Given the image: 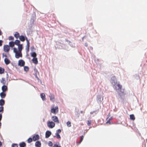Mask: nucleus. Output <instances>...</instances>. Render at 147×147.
I'll use <instances>...</instances> for the list:
<instances>
[{"instance_id": "nucleus-1", "label": "nucleus", "mask_w": 147, "mask_h": 147, "mask_svg": "<svg viewBox=\"0 0 147 147\" xmlns=\"http://www.w3.org/2000/svg\"><path fill=\"white\" fill-rule=\"evenodd\" d=\"M14 42L15 45L18 46V49L16 48H13V51L15 55H22V51L23 49L22 45L20 44V42L18 40H16Z\"/></svg>"}, {"instance_id": "nucleus-2", "label": "nucleus", "mask_w": 147, "mask_h": 147, "mask_svg": "<svg viewBox=\"0 0 147 147\" xmlns=\"http://www.w3.org/2000/svg\"><path fill=\"white\" fill-rule=\"evenodd\" d=\"M111 83L113 85V88L116 90H119L121 91L122 86L119 84H118L115 76L111 78Z\"/></svg>"}, {"instance_id": "nucleus-3", "label": "nucleus", "mask_w": 147, "mask_h": 147, "mask_svg": "<svg viewBox=\"0 0 147 147\" xmlns=\"http://www.w3.org/2000/svg\"><path fill=\"white\" fill-rule=\"evenodd\" d=\"M59 111V109L58 106H56L55 108L53 107L51 109V113L55 114L57 113Z\"/></svg>"}, {"instance_id": "nucleus-4", "label": "nucleus", "mask_w": 147, "mask_h": 147, "mask_svg": "<svg viewBox=\"0 0 147 147\" xmlns=\"http://www.w3.org/2000/svg\"><path fill=\"white\" fill-rule=\"evenodd\" d=\"M47 125L48 127L50 128H52L55 127V123L52 121H49L47 122Z\"/></svg>"}, {"instance_id": "nucleus-5", "label": "nucleus", "mask_w": 147, "mask_h": 147, "mask_svg": "<svg viewBox=\"0 0 147 147\" xmlns=\"http://www.w3.org/2000/svg\"><path fill=\"white\" fill-rule=\"evenodd\" d=\"M51 119L53 121L57 123H59V121L58 117L56 116H53L51 118Z\"/></svg>"}, {"instance_id": "nucleus-6", "label": "nucleus", "mask_w": 147, "mask_h": 147, "mask_svg": "<svg viewBox=\"0 0 147 147\" xmlns=\"http://www.w3.org/2000/svg\"><path fill=\"white\" fill-rule=\"evenodd\" d=\"M50 98V100L53 102H54L55 100V98L54 94L50 93L49 96Z\"/></svg>"}, {"instance_id": "nucleus-7", "label": "nucleus", "mask_w": 147, "mask_h": 147, "mask_svg": "<svg viewBox=\"0 0 147 147\" xmlns=\"http://www.w3.org/2000/svg\"><path fill=\"white\" fill-rule=\"evenodd\" d=\"M4 51L6 52H8L9 50V47L7 45H5L3 47Z\"/></svg>"}, {"instance_id": "nucleus-8", "label": "nucleus", "mask_w": 147, "mask_h": 147, "mask_svg": "<svg viewBox=\"0 0 147 147\" xmlns=\"http://www.w3.org/2000/svg\"><path fill=\"white\" fill-rule=\"evenodd\" d=\"M33 57L32 59L33 62L35 64H37L38 63L37 58L36 57V56H31Z\"/></svg>"}, {"instance_id": "nucleus-9", "label": "nucleus", "mask_w": 147, "mask_h": 147, "mask_svg": "<svg viewBox=\"0 0 147 147\" xmlns=\"http://www.w3.org/2000/svg\"><path fill=\"white\" fill-rule=\"evenodd\" d=\"M25 64L24 61L22 60H19L18 62V65L21 67L23 66Z\"/></svg>"}, {"instance_id": "nucleus-10", "label": "nucleus", "mask_w": 147, "mask_h": 147, "mask_svg": "<svg viewBox=\"0 0 147 147\" xmlns=\"http://www.w3.org/2000/svg\"><path fill=\"white\" fill-rule=\"evenodd\" d=\"M51 134V132L49 131H47L45 134V138H48L49 137Z\"/></svg>"}, {"instance_id": "nucleus-11", "label": "nucleus", "mask_w": 147, "mask_h": 147, "mask_svg": "<svg viewBox=\"0 0 147 147\" xmlns=\"http://www.w3.org/2000/svg\"><path fill=\"white\" fill-rule=\"evenodd\" d=\"M39 137L38 134L32 137V140L34 141H36L39 139Z\"/></svg>"}, {"instance_id": "nucleus-12", "label": "nucleus", "mask_w": 147, "mask_h": 147, "mask_svg": "<svg viewBox=\"0 0 147 147\" xmlns=\"http://www.w3.org/2000/svg\"><path fill=\"white\" fill-rule=\"evenodd\" d=\"M35 73L34 74V75L35 76L36 78L38 79L39 80V78L37 76V75H39V73L38 71V70L36 69H35L34 70Z\"/></svg>"}, {"instance_id": "nucleus-13", "label": "nucleus", "mask_w": 147, "mask_h": 147, "mask_svg": "<svg viewBox=\"0 0 147 147\" xmlns=\"http://www.w3.org/2000/svg\"><path fill=\"white\" fill-rule=\"evenodd\" d=\"M5 56L6 58L4 59V61L5 62V63L6 65H8L10 63V61L7 58V56Z\"/></svg>"}, {"instance_id": "nucleus-14", "label": "nucleus", "mask_w": 147, "mask_h": 147, "mask_svg": "<svg viewBox=\"0 0 147 147\" xmlns=\"http://www.w3.org/2000/svg\"><path fill=\"white\" fill-rule=\"evenodd\" d=\"M40 97L42 98L43 100H45L46 99L45 98V95L44 93H41L40 94Z\"/></svg>"}, {"instance_id": "nucleus-15", "label": "nucleus", "mask_w": 147, "mask_h": 147, "mask_svg": "<svg viewBox=\"0 0 147 147\" xmlns=\"http://www.w3.org/2000/svg\"><path fill=\"white\" fill-rule=\"evenodd\" d=\"M35 146L36 147H40L41 146V143L40 141H38L36 142Z\"/></svg>"}, {"instance_id": "nucleus-16", "label": "nucleus", "mask_w": 147, "mask_h": 147, "mask_svg": "<svg viewBox=\"0 0 147 147\" xmlns=\"http://www.w3.org/2000/svg\"><path fill=\"white\" fill-rule=\"evenodd\" d=\"M4 92H3L0 93V96L2 98H5L6 96V94Z\"/></svg>"}, {"instance_id": "nucleus-17", "label": "nucleus", "mask_w": 147, "mask_h": 147, "mask_svg": "<svg viewBox=\"0 0 147 147\" xmlns=\"http://www.w3.org/2000/svg\"><path fill=\"white\" fill-rule=\"evenodd\" d=\"M7 89V86L5 85H3L2 87V90L3 92H6Z\"/></svg>"}, {"instance_id": "nucleus-18", "label": "nucleus", "mask_w": 147, "mask_h": 147, "mask_svg": "<svg viewBox=\"0 0 147 147\" xmlns=\"http://www.w3.org/2000/svg\"><path fill=\"white\" fill-rule=\"evenodd\" d=\"M15 45L14 42H10L9 43V47H14Z\"/></svg>"}, {"instance_id": "nucleus-19", "label": "nucleus", "mask_w": 147, "mask_h": 147, "mask_svg": "<svg viewBox=\"0 0 147 147\" xmlns=\"http://www.w3.org/2000/svg\"><path fill=\"white\" fill-rule=\"evenodd\" d=\"M19 39L20 41L22 42H24L25 41V37H24L23 36L21 35L19 36Z\"/></svg>"}, {"instance_id": "nucleus-20", "label": "nucleus", "mask_w": 147, "mask_h": 147, "mask_svg": "<svg viewBox=\"0 0 147 147\" xmlns=\"http://www.w3.org/2000/svg\"><path fill=\"white\" fill-rule=\"evenodd\" d=\"M20 147H25L26 146V144L24 142H22L19 144Z\"/></svg>"}, {"instance_id": "nucleus-21", "label": "nucleus", "mask_w": 147, "mask_h": 147, "mask_svg": "<svg viewBox=\"0 0 147 147\" xmlns=\"http://www.w3.org/2000/svg\"><path fill=\"white\" fill-rule=\"evenodd\" d=\"M5 104V100L2 99L0 100V105L2 106Z\"/></svg>"}, {"instance_id": "nucleus-22", "label": "nucleus", "mask_w": 147, "mask_h": 147, "mask_svg": "<svg viewBox=\"0 0 147 147\" xmlns=\"http://www.w3.org/2000/svg\"><path fill=\"white\" fill-rule=\"evenodd\" d=\"M14 36L17 39L20 36L19 33L17 32H16Z\"/></svg>"}, {"instance_id": "nucleus-23", "label": "nucleus", "mask_w": 147, "mask_h": 147, "mask_svg": "<svg viewBox=\"0 0 147 147\" xmlns=\"http://www.w3.org/2000/svg\"><path fill=\"white\" fill-rule=\"evenodd\" d=\"M130 119L131 120H134L135 119V118L134 115L133 114H132L130 115Z\"/></svg>"}, {"instance_id": "nucleus-24", "label": "nucleus", "mask_w": 147, "mask_h": 147, "mask_svg": "<svg viewBox=\"0 0 147 147\" xmlns=\"http://www.w3.org/2000/svg\"><path fill=\"white\" fill-rule=\"evenodd\" d=\"M4 68L0 67V74H2L4 73Z\"/></svg>"}, {"instance_id": "nucleus-25", "label": "nucleus", "mask_w": 147, "mask_h": 147, "mask_svg": "<svg viewBox=\"0 0 147 147\" xmlns=\"http://www.w3.org/2000/svg\"><path fill=\"white\" fill-rule=\"evenodd\" d=\"M54 137H56L58 139H60L61 138L60 135L59 134L55 133V136H54Z\"/></svg>"}, {"instance_id": "nucleus-26", "label": "nucleus", "mask_w": 147, "mask_h": 147, "mask_svg": "<svg viewBox=\"0 0 147 147\" xmlns=\"http://www.w3.org/2000/svg\"><path fill=\"white\" fill-rule=\"evenodd\" d=\"M67 125L68 127H71V122L70 121H68L67 123Z\"/></svg>"}, {"instance_id": "nucleus-27", "label": "nucleus", "mask_w": 147, "mask_h": 147, "mask_svg": "<svg viewBox=\"0 0 147 147\" xmlns=\"http://www.w3.org/2000/svg\"><path fill=\"white\" fill-rule=\"evenodd\" d=\"M24 69L25 71H27L29 70V68L27 66H24Z\"/></svg>"}, {"instance_id": "nucleus-28", "label": "nucleus", "mask_w": 147, "mask_h": 147, "mask_svg": "<svg viewBox=\"0 0 147 147\" xmlns=\"http://www.w3.org/2000/svg\"><path fill=\"white\" fill-rule=\"evenodd\" d=\"M92 121L91 120H88L87 121V124L88 126H90L91 124Z\"/></svg>"}, {"instance_id": "nucleus-29", "label": "nucleus", "mask_w": 147, "mask_h": 147, "mask_svg": "<svg viewBox=\"0 0 147 147\" xmlns=\"http://www.w3.org/2000/svg\"><path fill=\"white\" fill-rule=\"evenodd\" d=\"M32 139L31 138H29L28 139L27 141L28 143H30L32 141Z\"/></svg>"}, {"instance_id": "nucleus-30", "label": "nucleus", "mask_w": 147, "mask_h": 147, "mask_svg": "<svg viewBox=\"0 0 147 147\" xmlns=\"http://www.w3.org/2000/svg\"><path fill=\"white\" fill-rule=\"evenodd\" d=\"M12 147H18V144H13L11 145Z\"/></svg>"}, {"instance_id": "nucleus-31", "label": "nucleus", "mask_w": 147, "mask_h": 147, "mask_svg": "<svg viewBox=\"0 0 147 147\" xmlns=\"http://www.w3.org/2000/svg\"><path fill=\"white\" fill-rule=\"evenodd\" d=\"M53 144L51 141H49L48 142V145L50 146H53Z\"/></svg>"}, {"instance_id": "nucleus-32", "label": "nucleus", "mask_w": 147, "mask_h": 147, "mask_svg": "<svg viewBox=\"0 0 147 147\" xmlns=\"http://www.w3.org/2000/svg\"><path fill=\"white\" fill-rule=\"evenodd\" d=\"M61 132V130L60 129H58L56 131V134H59Z\"/></svg>"}, {"instance_id": "nucleus-33", "label": "nucleus", "mask_w": 147, "mask_h": 147, "mask_svg": "<svg viewBox=\"0 0 147 147\" xmlns=\"http://www.w3.org/2000/svg\"><path fill=\"white\" fill-rule=\"evenodd\" d=\"M5 81V79L4 78H2L1 79V82L3 84L4 83V82Z\"/></svg>"}, {"instance_id": "nucleus-34", "label": "nucleus", "mask_w": 147, "mask_h": 147, "mask_svg": "<svg viewBox=\"0 0 147 147\" xmlns=\"http://www.w3.org/2000/svg\"><path fill=\"white\" fill-rule=\"evenodd\" d=\"M83 138H84V136H81V139H80V141L79 143L80 144V143H81V142L82 141V140L83 139Z\"/></svg>"}, {"instance_id": "nucleus-35", "label": "nucleus", "mask_w": 147, "mask_h": 147, "mask_svg": "<svg viewBox=\"0 0 147 147\" xmlns=\"http://www.w3.org/2000/svg\"><path fill=\"white\" fill-rule=\"evenodd\" d=\"M9 40H13L14 37L12 36H10L9 38Z\"/></svg>"}, {"instance_id": "nucleus-36", "label": "nucleus", "mask_w": 147, "mask_h": 147, "mask_svg": "<svg viewBox=\"0 0 147 147\" xmlns=\"http://www.w3.org/2000/svg\"><path fill=\"white\" fill-rule=\"evenodd\" d=\"M3 107H0V112H3Z\"/></svg>"}, {"instance_id": "nucleus-37", "label": "nucleus", "mask_w": 147, "mask_h": 147, "mask_svg": "<svg viewBox=\"0 0 147 147\" xmlns=\"http://www.w3.org/2000/svg\"><path fill=\"white\" fill-rule=\"evenodd\" d=\"M111 119L109 118L108 120L106 122V123H109V124H111V123L110 122Z\"/></svg>"}, {"instance_id": "nucleus-38", "label": "nucleus", "mask_w": 147, "mask_h": 147, "mask_svg": "<svg viewBox=\"0 0 147 147\" xmlns=\"http://www.w3.org/2000/svg\"><path fill=\"white\" fill-rule=\"evenodd\" d=\"M53 147H61V146H59L57 144H54Z\"/></svg>"}, {"instance_id": "nucleus-39", "label": "nucleus", "mask_w": 147, "mask_h": 147, "mask_svg": "<svg viewBox=\"0 0 147 147\" xmlns=\"http://www.w3.org/2000/svg\"><path fill=\"white\" fill-rule=\"evenodd\" d=\"M31 55H36V54L35 52H33L31 53Z\"/></svg>"}, {"instance_id": "nucleus-40", "label": "nucleus", "mask_w": 147, "mask_h": 147, "mask_svg": "<svg viewBox=\"0 0 147 147\" xmlns=\"http://www.w3.org/2000/svg\"><path fill=\"white\" fill-rule=\"evenodd\" d=\"M30 47V42H28V43H27L26 47Z\"/></svg>"}, {"instance_id": "nucleus-41", "label": "nucleus", "mask_w": 147, "mask_h": 147, "mask_svg": "<svg viewBox=\"0 0 147 147\" xmlns=\"http://www.w3.org/2000/svg\"><path fill=\"white\" fill-rule=\"evenodd\" d=\"M2 42H3L2 40H0V46H1L2 45Z\"/></svg>"}, {"instance_id": "nucleus-42", "label": "nucleus", "mask_w": 147, "mask_h": 147, "mask_svg": "<svg viewBox=\"0 0 147 147\" xmlns=\"http://www.w3.org/2000/svg\"><path fill=\"white\" fill-rule=\"evenodd\" d=\"M25 39L26 40V41H27V43H28V42H29V40H28V39L25 36Z\"/></svg>"}, {"instance_id": "nucleus-43", "label": "nucleus", "mask_w": 147, "mask_h": 147, "mask_svg": "<svg viewBox=\"0 0 147 147\" xmlns=\"http://www.w3.org/2000/svg\"><path fill=\"white\" fill-rule=\"evenodd\" d=\"M22 56H15L16 58H19L20 57H22Z\"/></svg>"}, {"instance_id": "nucleus-44", "label": "nucleus", "mask_w": 147, "mask_h": 147, "mask_svg": "<svg viewBox=\"0 0 147 147\" xmlns=\"http://www.w3.org/2000/svg\"><path fill=\"white\" fill-rule=\"evenodd\" d=\"M2 117V115L1 114H0V121L1 120Z\"/></svg>"}, {"instance_id": "nucleus-45", "label": "nucleus", "mask_w": 147, "mask_h": 147, "mask_svg": "<svg viewBox=\"0 0 147 147\" xmlns=\"http://www.w3.org/2000/svg\"><path fill=\"white\" fill-rule=\"evenodd\" d=\"M29 47H27L26 48V49L27 51H28L29 50Z\"/></svg>"}, {"instance_id": "nucleus-46", "label": "nucleus", "mask_w": 147, "mask_h": 147, "mask_svg": "<svg viewBox=\"0 0 147 147\" xmlns=\"http://www.w3.org/2000/svg\"><path fill=\"white\" fill-rule=\"evenodd\" d=\"M85 46L86 47H87L88 46V44L87 43H85Z\"/></svg>"}, {"instance_id": "nucleus-47", "label": "nucleus", "mask_w": 147, "mask_h": 147, "mask_svg": "<svg viewBox=\"0 0 147 147\" xmlns=\"http://www.w3.org/2000/svg\"><path fill=\"white\" fill-rule=\"evenodd\" d=\"M2 34V32L1 30H0V35H1Z\"/></svg>"}, {"instance_id": "nucleus-48", "label": "nucleus", "mask_w": 147, "mask_h": 147, "mask_svg": "<svg viewBox=\"0 0 147 147\" xmlns=\"http://www.w3.org/2000/svg\"><path fill=\"white\" fill-rule=\"evenodd\" d=\"M1 145H2V143L1 142H0V147H1Z\"/></svg>"}, {"instance_id": "nucleus-49", "label": "nucleus", "mask_w": 147, "mask_h": 147, "mask_svg": "<svg viewBox=\"0 0 147 147\" xmlns=\"http://www.w3.org/2000/svg\"><path fill=\"white\" fill-rule=\"evenodd\" d=\"M80 112L81 113H83V111H80Z\"/></svg>"}, {"instance_id": "nucleus-50", "label": "nucleus", "mask_w": 147, "mask_h": 147, "mask_svg": "<svg viewBox=\"0 0 147 147\" xmlns=\"http://www.w3.org/2000/svg\"><path fill=\"white\" fill-rule=\"evenodd\" d=\"M110 118L111 119V120L112 119V117H111Z\"/></svg>"}, {"instance_id": "nucleus-51", "label": "nucleus", "mask_w": 147, "mask_h": 147, "mask_svg": "<svg viewBox=\"0 0 147 147\" xmlns=\"http://www.w3.org/2000/svg\"><path fill=\"white\" fill-rule=\"evenodd\" d=\"M146 142H147V139H146Z\"/></svg>"}]
</instances>
